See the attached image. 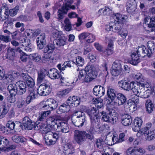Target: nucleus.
Wrapping results in <instances>:
<instances>
[{"label": "nucleus", "mask_w": 155, "mask_h": 155, "mask_svg": "<svg viewBox=\"0 0 155 155\" xmlns=\"http://www.w3.org/2000/svg\"><path fill=\"white\" fill-rule=\"evenodd\" d=\"M71 120L75 126L78 127H82L86 121L84 113L80 111H75L73 113Z\"/></svg>", "instance_id": "9"}, {"label": "nucleus", "mask_w": 155, "mask_h": 155, "mask_svg": "<svg viewBox=\"0 0 155 155\" xmlns=\"http://www.w3.org/2000/svg\"><path fill=\"white\" fill-rule=\"evenodd\" d=\"M21 42L22 45L25 47L24 50L27 51L31 52L33 48V46L30 43V41L27 38H24Z\"/></svg>", "instance_id": "24"}, {"label": "nucleus", "mask_w": 155, "mask_h": 155, "mask_svg": "<svg viewBox=\"0 0 155 155\" xmlns=\"http://www.w3.org/2000/svg\"><path fill=\"white\" fill-rule=\"evenodd\" d=\"M21 76L25 78H27L28 80L26 81L27 84L29 87V95L26 98V102L27 104H29L35 98V95L34 89L35 88V83L34 80L31 77L29 76L28 74H22Z\"/></svg>", "instance_id": "6"}, {"label": "nucleus", "mask_w": 155, "mask_h": 155, "mask_svg": "<svg viewBox=\"0 0 155 155\" xmlns=\"http://www.w3.org/2000/svg\"><path fill=\"white\" fill-rule=\"evenodd\" d=\"M9 141L7 138L0 136V150L4 151L12 150L11 147H8Z\"/></svg>", "instance_id": "14"}, {"label": "nucleus", "mask_w": 155, "mask_h": 155, "mask_svg": "<svg viewBox=\"0 0 155 155\" xmlns=\"http://www.w3.org/2000/svg\"><path fill=\"white\" fill-rule=\"evenodd\" d=\"M145 105L146 110L148 113H150L153 111L154 105L153 102L150 100H147Z\"/></svg>", "instance_id": "36"}, {"label": "nucleus", "mask_w": 155, "mask_h": 155, "mask_svg": "<svg viewBox=\"0 0 155 155\" xmlns=\"http://www.w3.org/2000/svg\"><path fill=\"white\" fill-rule=\"evenodd\" d=\"M19 9V6H16L14 8L11 9L8 12V14L11 16H14L16 15Z\"/></svg>", "instance_id": "53"}, {"label": "nucleus", "mask_w": 155, "mask_h": 155, "mask_svg": "<svg viewBox=\"0 0 155 155\" xmlns=\"http://www.w3.org/2000/svg\"><path fill=\"white\" fill-rule=\"evenodd\" d=\"M63 150L65 155H72L74 153V148L69 143H67L64 145Z\"/></svg>", "instance_id": "19"}, {"label": "nucleus", "mask_w": 155, "mask_h": 155, "mask_svg": "<svg viewBox=\"0 0 155 155\" xmlns=\"http://www.w3.org/2000/svg\"><path fill=\"white\" fill-rule=\"evenodd\" d=\"M137 82L133 81L129 83L126 80H123L119 81L118 84L120 87L124 90L128 91L132 90L133 91Z\"/></svg>", "instance_id": "11"}, {"label": "nucleus", "mask_w": 155, "mask_h": 155, "mask_svg": "<svg viewBox=\"0 0 155 155\" xmlns=\"http://www.w3.org/2000/svg\"><path fill=\"white\" fill-rule=\"evenodd\" d=\"M147 46L148 50L144 45L138 47L137 52L142 57H144L146 56L149 57L155 51V44L153 41H148L147 43Z\"/></svg>", "instance_id": "8"}, {"label": "nucleus", "mask_w": 155, "mask_h": 155, "mask_svg": "<svg viewBox=\"0 0 155 155\" xmlns=\"http://www.w3.org/2000/svg\"><path fill=\"white\" fill-rule=\"evenodd\" d=\"M60 81L59 82V84L61 85H67V83L68 82V79L60 75Z\"/></svg>", "instance_id": "62"}, {"label": "nucleus", "mask_w": 155, "mask_h": 155, "mask_svg": "<svg viewBox=\"0 0 155 155\" xmlns=\"http://www.w3.org/2000/svg\"><path fill=\"white\" fill-rule=\"evenodd\" d=\"M28 57L30 59L36 62L42 61L41 55L38 53L31 54L29 55Z\"/></svg>", "instance_id": "34"}, {"label": "nucleus", "mask_w": 155, "mask_h": 155, "mask_svg": "<svg viewBox=\"0 0 155 155\" xmlns=\"http://www.w3.org/2000/svg\"><path fill=\"white\" fill-rule=\"evenodd\" d=\"M105 92L104 88L100 85L95 86L93 90L94 94L100 97L104 95Z\"/></svg>", "instance_id": "23"}, {"label": "nucleus", "mask_w": 155, "mask_h": 155, "mask_svg": "<svg viewBox=\"0 0 155 155\" xmlns=\"http://www.w3.org/2000/svg\"><path fill=\"white\" fill-rule=\"evenodd\" d=\"M80 102V98L75 96L70 97L67 101L66 103L68 104L71 107L77 106L79 104Z\"/></svg>", "instance_id": "18"}, {"label": "nucleus", "mask_w": 155, "mask_h": 155, "mask_svg": "<svg viewBox=\"0 0 155 155\" xmlns=\"http://www.w3.org/2000/svg\"><path fill=\"white\" fill-rule=\"evenodd\" d=\"M132 119L130 115L126 114L123 116L122 118V123L125 126H128L131 124L132 122Z\"/></svg>", "instance_id": "29"}, {"label": "nucleus", "mask_w": 155, "mask_h": 155, "mask_svg": "<svg viewBox=\"0 0 155 155\" xmlns=\"http://www.w3.org/2000/svg\"><path fill=\"white\" fill-rule=\"evenodd\" d=\"M54 45L52 44H49L45 47L43 50L44 53L48 54H52L55 49Z\"/></svg>", "instance_id": "35"}, {"label": "nucleus", "mask_w": 155, "mask_h": 155, "mask_svg": "<svg viewBox=\"0 0 155 155\" xmlns=\"http://www.w3.org/2000/svg\"><path fill=\"white\" fill-rule=\"evenodd\" d=\"M36 122L34 127L35 130H40L43 133H46L51 131L56 130L61 131L63 133H66L69 131V128L67 124L62 121L54 120L49 118L45 122Z\"/></svg>", "instance_id": "1"}, {"label": "nucleus", "mask_w": 155, "mask_h": 155, "mask_svg": "<svg viewBox=\"0 0 155 155\" xmlns=\"http://www.w3.org/2000/svg\"><path fill=\"white\" fill-rule=\"evenodd\" d=\"M121 25L119 23H115L114 22V25H113V28L112 31L114 32L118 33L121 30Z\"/></svg>", "instance_id": "55"}, {"label": "nucleus", "mask_w": 155, "mask_h": 155, "mask_svg": "<svg viewBox=\"0 0 155 155\" xmlns=\"http://www.w3.org/2000/svg\"><path fill=\"white\" fill-rule=\"evenodd\" d=\"M38 130L43 134H46L45 137V143L47 145H51L55 144L57 139L58 138V135L56 133H53L49 131L47 133H43L40 130Z\"/></svg>", "instance_id": "10"}, {"label": "nucleus", "mask_w": 155, "mask_h": 155, "mask_svg": "<svg viewBox=\"0 0 155 155\" xmlns=\"http://www.w3.org/2000/svg\"><path fill=\"white\" fill-rule=\"evenodd\" d=\"M70 90L69 89H65L58 91L57 93V94L60 97H63L66 96L70 92Z\"/></svg>", "instance_id": "49"}, {"label": "nucleus", "mask_w": 155, "mask_h": 155, "mask_svg": "<svg viewBox=\"0 0 155 155\" xmlns=\"http://www.w3.org/2000/svg\"><path fill=\"white\" fill-rule=\"evenodd\" d=\"M63 35L61 31H59L55 28L52 29L51 34V38H53L55 41L56 39L61 38Z\"/></svg>", "instance_id": "28"}, {"label": "nucleus", "mask_w": 155, "mask_h": 155, "mask_svg": "<svg viewBox=\"0 0 155 155\" xmlns=\"http://www.w3.org/2000/svg\"><path fill=\"white\" fill-rule=\"evenodd\" d=\"M148 26L152 28L151 31H155V17L152 19L151 21Z\"/></svg>", "instance_id": "64"}, {"label": "nucleus", "mask_w": 155, "mask_h": 155, "mask_svg": "<svg viewBox=\"0 0 155 155\" xmlns=\"http://www.w3.org/2000/svg\"><path fill=\"white\" fill-rule=\"evenodd\" d=\"M96 39V36L94 34L88 32L87 37L86 39V41L89 43H91L94 42Z\"/></svg>", "instance_id": "45"}, {"label": "nucleus", "mask_w": 155, "mask_h": 155, "mask_svg": "<svg viewBox=\"0 0 155 155\" xmlns=\"http://www.w3.org/2000/svg\"><path fill=\"white\" fill-rule=\"evenodd\" d=\"M137 49L136 52H133L131 55V60L130 63L133 65H136L140 62V56H141L137 52L138 48Z\"/></svg>", "instance_id": "22"}, {"label": "nucleus", "mask_w": 155, "mask_h": 155, "mask_svg": "<svg viewBox=\"0 0 155 155\" xmlns=\"http://www.w3.org/2000/svg\"><path fill=\"white\" fill-rule=\"evenodd\" d=\"M12 139L14 142L17 143H23L25 140V139L24 137L18 134L13 136L12 137Z\"/></svg>", "instance_id": "37"}, {"label": "nucleus", "mask_w": 155, "mask_h": 155, "mask_svg": "<svg viewBox=\"0 0 155 155\" xmlns=\"http://www.w3.org/2000/svg\"><path fill=\"white\" fill-rule=\"evenodd\" d=\"M126 97L122 94L119 93L117 94L116 98L112 102H107V104L115 106H120L124 104L126 101Z\"/></svg>", "instance_id": "13"}, {"label": "nucleus", "mask_w": 155, "mask_h": 155, "mask_svg": "<svg viewBox=\"0 0 155 155\" xmlns=\"http://www.w3.org/2000/svg\"><path fill=\"white\" fill-rule=\"evenodd\" d=\"M107 127L108 125L107 124H105L103 125H101L100 123V124H98L95 127V130L98 133L101 132L107 128Z\"/></svg>", "instance_id": "50"}, {"label": "nucleus", "mask_w": 155, "mask_h": 155, "mask_svg": "<svg viewBox=\"0 0 155 155\" xmlns=\"http://www.w3.org/2000/svg\"><path fill=\"white\" fill-rule=\"evenodd\" d=\"M135 79L139 81L143 82L144 80V77L142 74L140 73H137L134 76Z\"/></svg>", "instance_id": "60"}, {"label": "nucleus", "mask_w": 155, "mask_h": 155, "mask_svg": "<svg viewBox=\"0 0 155 155\" xmlns=\"http://www.w3.org/2000/svg\"><path fill=\"white\" fill-rule=\"evenodd\" d=\"M88 34V32H84L79 35L78 38L80 41H83L84 40H86Z\"/></svg>", "instance_id": "57"}, {"label": "nucleus", "mask_w": 155, "mask_h": 155, "mask_svg": "<svg viewBox=\"0 0 155 155\" xmlns=\"http://www.w3.org/2000/svg\"><path fill=\"white\" fill-rule=\"evenodd\" d=\"M5 81L6 82V84H7V82L8 83L11 82H12L14 79L12 76L11 74H5Z\"/></svg>", "instance_id": "63"}, {"label": "nucleus", "mask_w": 155, "mask_h": 155, "mask_svg": "<svg viewBox=\"0 0 155 155\" xmlns=\"http://www.w3.org/2000/svg\"><path fill=\"white\" fill-rule=\"evenodd\" d=\"M85 132L84 131L75 130L74 131V139L79 144L85 140Z\"/></svg>", "instance_id": "15"}, {"label": "nucleus", "mask_w": 155, "mask_h": 155, "mask_svg": "<svg viewBox=\"0 0 155 155\" xmlns=\"http://www.w3.org/2000/svg\"><path fill=\"white\" fill-rule=\"evenodd\" d=\"M139 103V99L136 96V98H133L132 100H130L127 103V106L129 111H134L137 109V104Z\"/></svg>", "instance_id": "17"}, {"label": "nucleus", "mask_w": 155, "mask_h": 155, "mask_svg": "<svg viewBox=\"0 0 155 155\" xmlns=\"http://www.w3.org/2000/svg\"><path fill=\"white\" fill-rule=\"evenodd\" d=\"M121 61L119 60H116L113 63L112 68L121 69Z\"/></svg>", "instance_id": "59"}, {"label": "nucleus", "mask_w": 155, "mask_h": 155, "mask_svg": "<svg viewBox=\"0 0 155 155\" xmlns=\"http://www.w3.org/2000/svg\"><path fill=\"white\" fill-rule=\"evenodd\" d=\"M111 11V10L108 7H106L100 9L99 10L98 12L101 13L102 12L103 15H109L110 14Z\"/></svg>", "instance_id": "54"}, {"label": "nucleus", "mask_w": 155, "mask_h": 155, "mask_svg": "<svg viewBox=\"0 0 155 155\" xmlns=\"http://www.w3.org/2000/svg\"><path fill=\"white\" fill-rule=\"evenodd\" d=\"M8 89L11 94L16 95L18 92V89L16 84H11L8 85Z\"/></svg>", "instance_id": "38"}, {"label": "nucleus", "mask_w": 155, "mask_h": 155, "mask_svg": "<svg viewBox=\"0 0 155 155\" xmlns=\"http://www.w3.org/2000/svg\"><path fill=\"white\" fill-rule=\"evenodd\" d=\"M45 35V33L41 34L37 38L38 48L40 49H42L46 43Z\"/></svg>", "instance_id": "20"}, {"label": "nucleus", "mask_w": 155, "mask_h": 155, "mask_svg": "<svg viewBox=\"0 0 155 155\" xmlns=\"http://www.w3.org/2000/svg\"><path fill=\"white\" fill-rule=\"evenodd\" d=\"M102 101L103 100L101 99L94 98L93 99V102L95 104V106L97 107L98 110L101 108L103 106Z\"/></svg>", "instance_id": "43"}, {"label": "nucleus", "mask_w": 155, "mask_h": 155, "mask_svg": "<svg viewBox=\"0 0 155 155\" xmlns=\"http://www.w3.org/2000/svg\"><path fill=\"white\" fill-rule=\"evenodd\" d=\"M56 45L58 47H61L65 45L67 43V39L65 36L63 35L55 40Z\"/></svg>", "instance_id": "32"}, {"label": "nucleus", "mask_w": 155, "mask_h": 155, "mask_svg": "<svg viewBox=\"0 0 155 155\" xmlns=\"http://www.w3.org/2000/svg\"><path fill=\"white\" fill-rule=\"evenodd\" d=\"M106 142H107L105 141L104 142L103 140L102 139H99L97 140L96 142V144L98 148H103L104 149L103 147L105 146L106 144H107Z\"/></svg>", "instance_id": "48"}, {"label": "nucleus", "mask_w": 155, "mask_h": 155, "mask_svg": "<svg viewBox=\"0 0 155 155\" xmlns=\"http://www.w3.org/2000/svg\"><path fill=\"white\" fill-rule=\"evenodd\" d=\"M90 119L91 124L93 126H96L98 124H100V118L98 115L91 117Z\"/></svg>", "instance_id": "40"}, {"label": "nucleus", "mask_w": 155, "mask_h": 155, "mask_svg": "<svg viewBox=\"0 0 155 155\" xmlns=\"http://www.w3.org/2000/svg\"><path fill=\"white\" fill-rule=\"evenodd\" d=\"M42 103V108L44 110H47L50 111L56 109L58 106L57 101L52 98H49L46 101H44Z\"/></svg>", "instance_id": "12"}, {"label": "nucleus", "mask_w": 155, "mask_h": 155, "mask_svg": "<svg viewBox=\"0 0 155 155\" xmlns=\"http://www.w3.org/2000/svg\"><path fill=\"white\" fill-rule=\"evenodd\" d=\"M137 7V5L127 4V9L129 13H132L135 12Z\"/></svg>", "instance_id": "52"}, {"label": "nucleus", "mask_w": 155, "mask_h": 155, "mask_svg": "<svg viewBox=\"0 0 155 155\" xmlns=\"http://www.w3.org/2000/svg\"><path fill=\"white\" fill-rule=\"evenodd\" d=\"M143 123V121L141 118L137 117L135 118L134 122L132 126L133 130L135 132H139L142 129L140 128Z\"/></svg>", "instance_id": "16"}, {"label": "nucleus", "mask_w": 155, "mask_h": 155, "mask_svg": "<svg viewBox=\"0 0 155 155\" xmlns=\"http://www.w3.org/2000/svg\"><path fill=\"white\" fill-rule=\"evenodd\" d=\"M137 148L136 147H130L127 151L128 154L131 155H138Z\"/></svg>", "instance_id": "46"}, {"label": "nucleus", "mask_w": 155, "mask_h": 155, "mask_svg": "<svg viewBox=\"0 0 155 155\" xmlns=\"http://www.w3.org/2000/svg\"><path fill=\"white\" fill-rule=\"evenodd\" d=\"M70 109V106L68 104L63 103L59 107L57 110V113L58 114L68 112Z\"/></svg>", "instance_id": "26"}, {"label": "nucleus", "mask_w": 155, "mask_h": 155, "mask_svg": "<svg viewBox=\"0 0 155 155\" xmlns=\"http://www.w3.org/2000/svg\"><path fill=\"white\" fill-rule=\"evenodd\" d=\"M111 73L112 75L116 76L119 75L121 72V69L112 68Z\"/></svg>", "instance_id": "58"}, {"label": "nucleus", "mask_w": 155, "mask_h": 155, "mask_svg": "<svg viewBox=\"0 0 155 155\" xmlns=\"http://www.w3.org/2000/svg\"><path fill=\"white\" fill-rule=\"evenodd\" d=\"M108 114L104 111L101 113V119L104 121L114 124L118 120V114L115 110L109 108L107 107Z\"/></svg>", "instance_id": "7"}, {"label": "nucleus", "mask_w": 155, "mask_h": 155, "mask_svg": "<svg viewBox=\"0 0 155 155\" xmlns=\"http://www.w3.org/2000/svg\"><path fill=\"white\" fill-rule=\"evenodd\" d=\"M118 33V34L123 38H125L128 34L127 30L124 28L122 30L121 29Z\"/></svg>", "instance_id": "61"}, {"label": "nucleus", "mask_w": 155, "mask_h": 155, "mask_svg": "<svg viewBox=\"0 0 155 155\" xmlns=\"http://www.w3.org/2000/svg\"><path fill=\"white\" fill-rule=\"evenodd\" d=\"M22 123L25 128L28 130H31L34 127V123L32 122L28 117H24Z\"/></svg>", "instance_id": "25"}, {"label": "nucleus", "mask_w": 155, "mask_h": 155, "mask_svg": "<svg viewBox=\"0 0 155 155\" xmlns=\"http://www.w3.org/2000/svg\"><path fill=\"white\" fill-rule=\"evenodd\" d=\"M65 9V8L63 5L61 8L58 10V16L59 20H61L64 17V14L67 13V12H66Z\"/></svg>", "instance_id": "41"}, {"label": "nucleus", "mask_w": 155, "mask_h": 155, "mask_svg": "<svg viewBox=\"0 0 155 155\" xmlns=\"http://www.w3.org/2000/svg\"><path fill=\"white\" fill-rule=\"evenodd\" d=\"M73 2V1L72 0H67L66 2L63 4V5L65 8V10L66 12H68L71 9L73 10L75 9V5H71Z\"/></svg>", "instance_id": "33"}, {"label": "nucleus", "mask_w": 155, "mask_h": 155, "mask_svg": "<svg viewBox=\"0 0 155 155\" xmlns=\"http://www.w3.org/2000/svg\"><path fill=\"white\" fill-rule=\"evenodd\" d=\"M98 111L94 107L88 110V114L90 117L95 116L98 114Z\"/></svg>", "instance_id": "51"}, {"label": "nucleus", "mask_w": 155, "mask_h": 155, "mask_svg": "<svg viewBox=\"0 0 155 155\" xmlns=\"http://www.w3.org/2000/svg\"><path fill=\"white\" fill-rule=\"evenodd\" d=\"M99 71L98 65H87L85 70L82 69L79 71L78 78L82 82H90L96 77Z\"/></svg>", "instance_id": "2"}, {"label": "nucleus", "mask_w": 155, "mask_h": 155, "mask_svg": "<svg viewBox=\"0 0 155 155\" xmlns=\"http://www.w3.org/2000/svg\"><path fill=\"white\" fill-rule=\"evenodd\" d=\"M74 64L78 66H82L84 64V60L83 58L80 56H78L76 58Z\"/></svg>", "instance_id": "47"}, {"label": "nucleus", "mask_w": 155, "mask_h": 155, "mask_svg": "<svg viewBox=\"0 0 155 155\" xmlns=\"http://www.w3.org/2000/svg\"><path fill=\"white\" fill-rule=\"evenodd\" d=\"M60 74L59 72L57 69L53 68L48 71V75L51 79H54L59 78Z\"/></svg>", "instance_id": "27"}, {"label": "nucleus", "mask_w": 155, "mask_h": 155, "mask_svg": "<svg viewBox=\"0 0 155 155\" xmlns=\"http://www.w3.org/2000/svg\"><path fill=\"white\" fill-rule=\"evenodd\" d=\"M49 54H47L43 56L42 59V61L45 62V61H52L53 60V57L52 56L50 55Z\"/></svg>", "instance_id": "56"}, {"label": "nucleus", "mask_w": 155, "mask_h": 155, "mask_svg": "<svg viewBox=\"0 0 155 155\" xmlns=\"http://www.w3.org/2000/svg\"><path fill=\"white\" fill-rule=\"evenodd\" d=\"M107 94L108 98L110 99V100L109 102H112L114 99L116 98V95L115 93V91L114 89L108 87L107 89Z\"/></svg>", "instance_id": "31"}, {"label": "nucleus", "mask_w": 155, "mask_h": 155, "mask_svg": "<svg viewBox=\"0 0 155 155\" xmlns=\"http://www.w3.org/2000/svg\"><path fill=\"white\" fill-rule=\"evenodd\" d=\"M110 137V139H111V140L113 142V143H109V142H107L106 143H107V145H111L117 143H120V142L119 141V138L118 137V136L117 134H114L113 136H111Z\"/></svg>", "instance_id": "42"}, {"label": "nucleus", "mask_w": 155, "mask_h": 155, "mask_svg": "<svg viewBox=\"0 0 155 155\" xmlns=\"http://www.w3.org/2000/svg\"><path fill=\"white\" fill-rule=\"evenodd\" d=\"M45 74L42 71L38 73L37 83L41 84L37 90V93L41 96H45L48 94L51 91V84L45 79Z\"/></svg>", "instance_id": "3"}, {"label": "nucleus", "mask_w": 155, "mask_h": 155, "mask_svg": "<svg viewBox=\"0 0 155 155\" xmlns=\"http://www.w3.org/2000/svg\"><path fill=\"white\" fill-rule=\"evenodd\" d=\"M15 56V50L12 48L9 47L7 53V58L11 60H13Z\"/></svg>", "instance_id": "39"}, {"label": "nucleus", "mask_w": 155, "mask_h": 155, "mask_svg": "<svg viewBox=\"0 0 155 155\" xmlns=\"http://www.w3.org/2000/svg\"><path fill=\"white\" fill-rule=\"evenodd\" d=\"M113 17L115 21L119 23H123V22L125 21L127 18V16L119 13L114 15Z\"/></svg>", "instance_id": "30"}, {"label": "nucleus", "mask_w": 155, "mask_h": 155, "mask_svg": "<svg viewBox=\"0 0 155 155\" xmlns=\"http://www.w3.org/2000/svg\"><path fill=\"white\" fill-rule=\"evenodd\" d=\"M145 85L143 83L140 82H137V85L134 87L133 91V93L135 95L134 98H136V96L140 97L143 98H146L150 96L154 92L153 89L151 87H147V89L145 88Z\"/></svg>", "instance_id": "4"}, {"label": "nucleus", "mask_w": 155, "mask_h": 155, "mask_svg": "<svg viewBox=\"0 0 155 155\" xmlns=\"http://www.w3.org/2000/svg\"><path fill=\"white\" fill-rule=\"evenodd\" d=\"M51 114V112L48 110L47 111L41 112L40 114L39 117V120L40 121H42L45 119L46 117H47L48 116Z\"/></svg>", "instance_id": "44"}, {"label": "nucleus", "mask_w": 155, "mask_h": 155, "mask_svg": "<svg viewBox=\"0 0 155 155\" xmlns=\"http://www.w3.org/2000/svg\"><path fill=\"white\" fill-rule=\"evenodd\" d=\"M16 85L18 89V93L20 95L25 93L26 90V84L23 81H19L16 82Z\"/></svg>", "instance_id": "21"}, {"label": "nucleus", "mask_w": 155, "mask_h": 155, "mask_svg": "<svg viewBox=\"0 0 155 155\" xmlns=\"http://www.w3.org/2000/svg\"><path fill=\"white\" fill-rule=\"evenodd\" d=\"M151 126L150 123L146 124V126L142 127V129L137 134V136L138 137H145L147 141H150L155 139V130L150 129Z\"/></svg>", "instance_id": "5"}]
</instances>
